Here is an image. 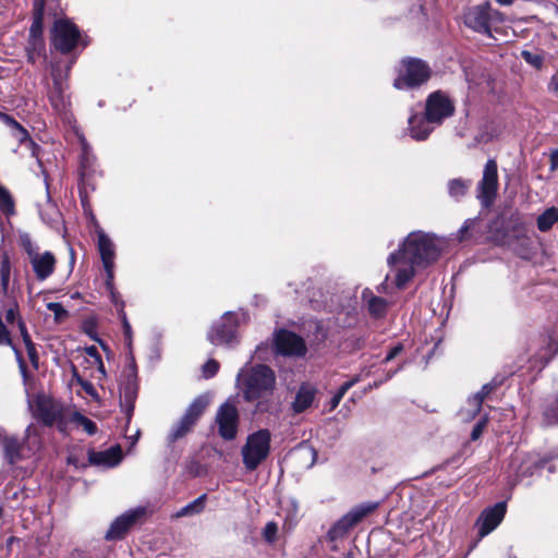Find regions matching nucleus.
Wrapping results in <instances>:
<instances>
[{"label":"nucleus","instance_id":"nucleus-1","mask_svg":"<svg viewBox=\"0 0 558 558\" xmlns=\"http://www.w3.org/2000/svg\"><path fill=\"white\" fill-rule=\"evenodd\" d=\"M447 244L445 238H439L434 233L411 232L400 244L398 251L391 253L387 258L397 288H404L418 270L435 263Z\"/></svg>","mask_w":558,"mask_h":558},{"label":"nucleus","instance_id":"nucleus-2","mask_svg":"<svg viewBox=\"0 0 558 558\" xmlns=\"http://www.w3.org/2000/svg\"><path fill=\"white\" fill-rule=\"evenodd\" d=\"M236 383L247 402H256V412L269 409L276 388V374L267 365H245L238 373Z\"/></svg>","mask_w":558,"mask_h":558},{"label":"nucleus","instance_id":"nucleus-3","mask_svg":"<svg viewBox=\"0 0 558 558\" xmlns=\"http://www.w3.org/2000/svg\"><path fill=\"white\" fill-rule=\"evenodd\" d=\"M51 45L61 53H69L76 47L85 48L88 41L74 23L59 19L51 29Z\"/></svg>","mask_w":558,"mask_h":558},{"label":"nucleus","instance_id":"nucleus-4","mask_svg":"<svg viewBox=\"0 0 558 558\" xmlns=\"http://www.w3.org/2000/svg\"><path fill=\"white\" fill-rule=\"evenodd\" d=\"M71 411L59 401L46 396H38L35 401L34 415L45 425H56L60 432L65 433Z\"/></svg>","mask_w":558,"mask_h":558},{"label":"nucleus","instance_id":"nucleus-5","mask_svg":"<svg viewBox=\"0 0 558 558\" xmlns=\"http://www.w3.org/2000/svg\"><path fill=\"white\" fill-rule=\"evenodd\" d=\"M271 435L268 429H259L247 436L241 454L248 471L255 470L269 454Z\"/></svg>","mask_w":558,"mask_h":558},{"label":"nucleus","instance_id":"nucleus-6","mask_svg":"<svg viewBox=\"0 0 558 558\" xmlns=\"http://www.w3.org/2000/svg\"><path fill=\"white\" fill-rule=\"evenodd\" d=\"M244 313L227 312L210 327L207 339L214 345L232 347L238 343L236 328Z\"/></svg>","mask_w":558,"mask_h":558},{"label":"nucleus","instance_id":"nucleus-7","mask_svg":"<svg viewBox=\"0 0 558 558\" xmlns=\"http://www.w3.org/2000/svg\"><path fill=\"white\" fill-rule=\"evenodd\" d=\"M20 242L27 254L28 262L36 278L40 281L49 278L56 268L57 260L54 255L49 251L40 252L32 242L31 236L26 233L20 236Z\"/></svg>","mask_w":558,"mask_h":558},{"label":"nucleus","instance_id":"nucleus-8","mask_svg":"<svg viewBox=\"0 0 558 558\" xmlns=\"http://www.w3.org/2000/svg\"><path fill=\"white\" fill-rule=\"evenodd\" d=\"M546 463L547 460L537 453L515 451L510 458L507 473L512 484H517L536 474Z\"/></svg>","mask_w":558,"mask_h":558},{"label":"nucleus","instance_id":"nucleus-9","mask_svg":"<svg viewBox=\"0 0 558 558\" xmlns=\"http://www.w3.org/2000/svg\"><path fill=\"white\" fill-rule=\"evenodd\" d=\"M429 76L430 69L425 62L408 58L402 60L393 86L398 89L416 87L427 82Z\"/></svg>","mask_w":558,"mask_h":558},{"label":"nucleus","instance_id":"nucleus-10","mask_svg":"<svg viewBox=\"0 0 558 558\" xmlns=\"http://www.w3.org/2000/svg\"><path fill=\"white\" fill-rule=\"evenodd\" d=\"M36 428L29 424L25 429L24 439L11 435L3 446V456L9 464L13 465L21 460L28 458L38 448L39 442L35 439Z\"/></svg>","mask_w":558,"mask_h":558},{"label":"nucleus","instance_id":"nucleus-11","mask_svg":"<svg viewBox=\"0 0 558 558\" xmlns=\"http://www.w3.org/2000/svg\"><path fill=\"white\" fill-rule=\"evenodd\" d=\"M137 391V371L134 359L130 357L129 365L124 369L123 379L120 384V407L126 416L128 424L134 412Z\"/></svg>","mask_w":558,"mask_h":558},{"label":"nucleus","instance_id":"nucleus-12","mask_svg":"<svg viewBox=\"0 0 558 558\" xmlns=\"http://www.w3.org/2000/svg\"><path fill=\"white\" fill-rule=\"evenodd\" d=\"M207 404L208 401L205 397L196 398L186 409L185 413L180 418V421L171 428L168 435V441L172 444L178 439L183 438L187 433H190L192 427L195 425L199 416L205 411Z\"/></svg>","mask_w":558,"mask_h":558},{"label":"nucleus","instance_id":"nucleus-13","mask_svg":"<svg viewBox=\"0 0 558 558\" xmlns=\"http://www.w3.org/2000/svg\"><path fill=\"white\" fill-rule=\"evenodd\" d=\"M454 112L452 100L441 90L432 93L425 104V114L429 123L440 125L442 121Z\"/></svg>","mask_w":558,"mask_h":558},{"label":"nucleus","instance_id":"nucleus-14","mask_svg":"<svg viewBox=\"0 0 558 558\" xmlns=\"http://www.w3.org/2000/svg\"><path fill=\"white\" fill-rule=\"evenodd\" d=\"M497 190V162L494 159H489L484 167L482 180L477 185V198L481 201V204L485 207L490 206L496 198Z\"/></svg>","mask_w":558,"mask_h":558},{"label":"nucleus","instance_id":"nucleus-15","mask_svg":"<svg viewBox=\"0 0 558 558\" xmlns=\"http://www.w3.org/2000/svg\"><path fill=\"white\" fill-rule=\"evenodd\" d=\"M219 435L226 440L235 438L239 425V412L234 403L227 401L216 413Z\"/></svg>","mask_w":558,"mask_h":558},{"label":"nucleus","instance_id":"nucleus-16","mask_svg":"<svg viewBox=\"0 0 558 558\" xmlns=\"http://www.w3.org/2000/svg\"><path fill=\"white\" fill-rule=\"evenodd\" d=\"M275 347L278 353L286 356H303L306 353L304 340L288 330H279L275 333Z\"/></svg>","mask_w":558,"mask_h":558},{"label":"nucleus","instance_id":"nucleus-17","mask_svg":"<svg viewBox=\"0 0 558 558\" xmlns=\"http://www.w3.org/2000/svg\"><path fill=\"white\" fill-rule=\"evenodd\" d=\"M98 251L106 272V287L112 289V280L114 279V258L116 246L112 240L104 232L97 231Z\"/></svg>","mask_w":558,"mask_h":558},{"label":"nucleus","instance_id":"nucleus-18","mask_svg":"<svg viewBox=\"0 0 558 558\" xmlns=\"http://www.w3.org/2000/svg\"><path fill=\"white\" fill-rule=\"evenodd\" d=\"M492 20V7L488 2L472 7L464 14L465 25L483 34L490 33Z\"/></svg>","mask_w":558,"mask_h":558},{"label":"nucleus","instance_id":"nucleus-19","mask_svg":"<svg viewBox=\"0 0 558 558\" xmlns=\"http://www.w3.org/2000/svg\"><path fill=\"white\" fill-rule=\"evenodd\" d=\"M4 315H5V320L8 324L13 325L16 323L17 329H19L22 340L25 344L27 355H28L31 362L36 366L37 360H38L37 351H36L35 344L33 343L32 338L27 331V327L20 315L17 304L14 303L12 306H10L5 311Z\"/></svg>","mask_w":558,"mask_h":558},{"label":"nucleus","instance_id":"nucleus-20","mask_svg":"<svg viewBox=\"0 0 558 558\" xmlns=\"http://www.w3.org/2000/svg\"><path fill=\"white\" fill-rule=\"evenodd\" d=\"M505 514V502H498L494 507L485 509L477 520L480 536L484 537L493 532L501 523Z\"/></svg>","mask_w":558,"mask_h":558},{"label":"nucleus","instance_id":"nucleus-21","mask_svg":"<svg viewBox=\"0 0 558 558\" xmlns=\"http://www.w3.org/2000/svg\"><path fill=\"white\" fill-rule=\"evenodd\" d=\"M144 514V509L137 508L134 510L126 511L125 513L118 517L109 530L106 533L107 539H118L121 538L131 526H133L136 521Z\"/></svg>","mask_w":558,"mask_h":558},{"label":"nucleus","instance_id":"nucleus-22","mask_svg":"<svg viewBox=\"0 0 558 558\" xmlns=\"http://www.w3.org/2000/svg\"><path fill=\"white\" fill-rule=\"evenodd\" d=\"M53 87L49 93V100L57 112L65 111L69 105V96L65 94L68 88L60 73L52 71Z\"/></svg>","mask_w":558,"mask_h":558},{"label":"nucleus","instance_id":"nucleus-23","mask_svg":"<svg viewBox=\"0 0 558 558\" xmlns=\"http://www.w3.org/2000/svg\"><path fill=\"white\" fill-rule=\"evenodd\" d=\"M434 123H429L426 119V114L418 116L412 114L409 118V132L413 140L415 141H424L435 129Z\"/></svg>","mask_w":558,"mask_h":558},{"label":"nucleus","instance_id":"nucleus-24","mask_svg":"<svg viewBox=\"0 0 558 558\" xmlns=\"http://www.w3.org/2000/svg\"><path fill=\"white\" fill-rule=\"evenodd\" d=\"M317 389L308 383H304L296 391L295 398L292 402V410L294 413H302L307 410L316 396Z\"/></svg>","mask_w":558,"mask_h":558},{"label":"nucleus","instance_id":"nucleus-25","mask_svg":"<svg viewBox=\"0 0 558 558\" xmlns=\"http://www.w3.org/2000/svg\"><path fill=\"white\" fill-rule=\"evenodd\" d=\"M362 301L373 317L380 318L386 315L388 302L384 298L376 295L371 289L366 288L363 290Z\"/></svg>","mask_w":558,"mask_h":558},{"label":"nucleus","instance_id":"nucleus-26","mask_svg":"<svg viewBox=\"0 0 558 558\" xmlns=\"http://www.w3.org/2000/svg\"><path fill=\"white\" fill-rule=\"evenodd\" d=\"M122 459L121 449L119 447H112L105 451L89 453V462L95 465L112 468L120 463Z\"/></svg>","mask_w":558,"mask_h":558},{"label":"nucleus","instance_id":"nucleus-27","mask_svg":"<svg viewBox=\"0 0 558 558\" xmlns=\"http://www.w3.org/2000/svg\"><path fill=\"white\" fill-rule=\"evenodd\" d=\"M379 506L378 502L367 501L352 508L348 513L343 515L345 522L350 523L351 527L356 525L361 520H363L366 515L372 513Z\"/></svg>","mask_w":558,"mask_h":558},{"label":"nucleus","instance_id":"nucleus-28","mask_svg":"<svg viewBox=\"0 0 558 558\" xmlns=\"http://www.w3.org/2000/svg\"><path fill=\"white\" fill-rule=\"evenodd\" d=\"M556 222H558V209L550 207L538 216L537 228L539 231L546 232L550 230Z\"/></svg>","mask_w":558,"mask_h":558},{"label":"nucleus","instance_id":"nucleus-29","mask_svg":"<svg viewBox=\"0 0 558 558\" xmlns=\"http://www.w3.org/2000/svg\"><path fill=\"white\" fill-rule=\"evenodd\" d=\"M27 59L35 63L38 57L45 56V41L43 37H29L27 47Z\"/></svg>","mask_w":558,"mask_h":558},{"label":"nucleus","instance_id":"nucleus-30","mask_svg":"<svg viewBox=\"0 0 558 558\" xmlns=\"http://www.w3.org/2000/svg\"><path fill=\"white\" fill-rule=\"evenodd\" d=\"M69 423H73L76 426L82 427L88 435H94L97 432L96 424L77 411H71L69 416Z\"/></svg>","mask_w":558,"mask_h":558},{"label":"nucleus","instance_id":"nucleus-31","mask_svg":"<svg viewBox=\"0 0 558 558\" xmlns=\"http://www.w3.org/2000/svg\"><path fill=\"white\" fill-rule=\"evenodd\" d=\"M205 499H206V495H202V496L197 497L192 502L182 507L175 513V517L181 518V517H189V515H195V514L201 513L205 507Z\"/></svg>","mask_w":558,"mask_h":558},{"label":"nucleus","instance_id":"nucleus-32","mask_svg":"<svg viewBox=\"0 0 558 558\" xmlns=\"http://www.w3.org/2000/svg\"><path fill=\"white\" fill-rule=\"evenodd\" d=\"M470 186V180L453 179L448 182V192L451 197L459 199L466 194Z\"/></svg>","mask_w":558,"mask_h":558},{"label":"nucleus","instance_id":"nucleus-33","mask_svg":"<svg viewBox=\"0 0 558 558\" xmlns=\"http://www.w3.org/2000/svg\"><path fill=\"white\" fill-rule=\"evenodd\" d=\"M482 404L480 398L470 397L464 408L460 411L462 421L469 422L473 420L481 411Z\"/></svg>","mask_w":558,"mask_h":558},{"label":"nucleus","instance_id":"nucleus-34","mask_svg":"<svg viewBox=\"0 0 558 558\" xmlns=\"http://www.w3.org/2000/svg\"><path fill=\"white\" fill-rule=\"evenodd\" d=\"M11 276V264L10 258L7 253L1 254V267H0V277H1V288L4 293L9 290Z\"/></svg>","mask_w":558,"mask_h":558},{"label":"nucleus","instance_id":"nucleus-35","mask_svg":"<svg viewBox=\"0 0 558 558\" xmlns=\"http://www.w3.org/2000/svg\"><path fill=\"white\" fill-rule=\"evenodd\" d=\"M0 213L9 216L14 213V202L10 192L0 184Z\"/></svg>","mask_w":558,"mask_h":558},{"label":"nucleus","instance_id":"nucleus-36","mask_svg":"<svg viewBox=\"0 0 558 558\" xmlns=\"http://www.w3.org/2000/svg\"><path fill=\"white\" fill-rule=\"evenodd\" d=\"M0 121L16 131V137L22 142L28 137L27 131L12 117L0 111Z\"/></svg>","mask_w":558,"mask_h":558},{"label":"nucleus","instance_id":"nucleus-37","mask_svg":"<svg viewBox=\"0 0 558 558\" xmlns=\"http://www.w3.org/2000/svg\"><path fill=\"white\" fill-rule=\"evenodd\" d=\"M351 529L352 527L350 523L345 522V520L342 517L331 526V529L328 532V537L330 538V541L339 539L343 537Z\"/></svg>","mask_w":558,"mask_h":558},{"label":"nucleus","instance_id":"nucleus-38","mask_svg":"<svg viewBox=\"0 0 558 558\" xmlns=\"http://www.w3.org/2000/svg\"><path fill=\"white\" fill-rule=\"evenodd\" d=\"M85 353L88 357L87 362L97 367V371L105 376V366L101 361V356L95 347H88L85 349Z\"/></svg>","mask_w":558,"mask_h":558},{"label":"nucleus","instance_id":"nucleus-39","mask_svg":"<svg viewBox=\"0 0 558 558\" xmlns=\"http://www.w3.org/2000/svg\"><path fill=\"white\" fill-rule=\"evenodd\" d=\"M43 3L35 14L33 23L29 28V37H43Z\"/></svg>","mask_w":558,"mask_h":558},{"label":"nucleus","instance_id":"nucleus-40","mask_svg":"<svg viewBox=\"0 0 558 558\" xmlns=\"http://www.w3.org/2000/svg\"><path fill=\"white\" fill-rule=\"evenodd\" d=\"M278 524L274 521L268 522L263 529L262 535L265 542L274 544L277 541Z\"/></svg>","mask_w":558,"mask_h":558},{"label":"nucleus","instance_id":"nucleus-41","mask_svg":"<svg viewBox=\"0 0 558 558\" xmlns=\"http://www.w3.org/2000/svg\"><path fill=\"white\" fill-rule=\"evenodd\" d=\"M522 58L532 66L538 69L543 63V58L538 53L523 50L521 52Z\"/></svg>","mask_w":558,"mask_h":558},{"label":"nucleus","instance_id":"nucleus-42","mask_svg":"<svg viewBox=\"0 0 558 558\" xmlns=\"http://www.w3.org/2000/svg\"><path fill=\"white\" fill-rule=\"evenodd\" d=\"M219 369V363L215 360L207 361L203 366L204 377L210 378L217 374Z\"/></svg>","mask_w":558,"mask_h":558},{"label":"nucleus","instance_id":"nucleus-43","mask_svg":"<svg viewBox=\"0 0 558 558\" xmlns=\"http://www.w3.org/2000/svg\"><path fill=\"white\" fill-rule=\"evenodd\" d=\"M487 424V418L484 417L480 422L476 423V425L473 427L471 433V439L476 440L481 437L485 426Z\"/></svg>","mask_w":558,"mask_h":558},{"label":"nucleus","instance_id":"nucleus-44","mask_svg":"<svg viewBox=\"0 0 558 558\" xmlns=\"http://www.w3.org/2000/svg\"><path fill=\"white\" fill-rule=\"evenodd\" d=\"M120 318H121V322H122V325H123L124 336H125V338L129 341V345H131L132 329H131V325H130V323H129V320L126 318V314L122 310L120 312Z\"/></svg>","mask_w":558,"mask_h":558},{"label":"nucleus","instance_id":"nucleus-45","mask_svg":"<svg viewBox=\"0 0 558 558\" xmlns=\"http://www.w3.org/2000/svg\"><path fill=\"white\" fill-rule=\"evenodd\" d=\"M494 390V385L488 383L485 384L480 391H477L472 398H480L481 404H483L485 398Z\"/></svg>","mask_w":558,"mask_h":558},{"label":"nucleus","instance_id":"nucleus-46","mask_svg":"<svg viewBox=\"0 0 558 558\" xmlns=\"http://www.w3.org/2000/svg\"><path fill=\"white\" fill-rule=\"evenodd\" d=\"M474 220L468 219L464 221L463 226L458 231V240L463 241L466 238V233L470 228L473 226Z\"/></svg>","mask_w":558,"mask_h":558},{"label":"nucleus","instance_id":"nucleus-47","mask_svg":"<svg viewBox=\"0 0 558 558\" xmlns=\"http://www.w3.org/2000/svg\"><path fill=\"white\" fill-rule=\"evenodd\" d=\"M82 389L84 390V392L89 396L93 400L95 401H98L99 400V396H98V392L96 390V388L94 387V385L89 381H87V384H84V386L82 387Z\"/></svg>","mask_w":558,"mask_h":558},{"label":"nucleus","instance_id":"nucleus-48","mask_svg":"<svg viewBox=\"0 0 558 558\" xmlns=\"http://www.w3.org/2000/svg\"><path fill=\"white\" fill-rule=\"evenodd\" d=\"M47 307L54 313L56 317L59 318L63 315H65V310L60 303L51 302L48 303Z\"/></svg>","mask_w":558,"mask_h":558},{"label":"nucleus","instance_id":"nucleus-49","mask_svg":"<svg viewBox=\"0 0 558 558\" xmlns=\"http://www.w3.org/2000/svg\"><path fill=\"white\" fill-rule=\"evenodd\" d=\"M403 350V345L402 344H397L395 345L393 348H391V350L388 352V354L386 355L384 362L387 363L391 360H393L398 354L401 353V351Z\"/></svg>","mask_w":558,"mask_h":558},{"label":"nucleus","instance_id":"nucleus-50","mask_svg":"<svg viewBox=\"0 0 558 558\" xmlns=\"http://www.w3.org/2000/svg\"><path fill=\"white\" fill-rule=\"evenodd\" d=\"M107 289H108V290H109V292H110V295H111V300H112V302H113L116 305H119V306H120V311H121V310L123 311V306H124V304H123V302H122V301H120V300H119V295H118V293H117V292H116V290H114V286L112 284V289H109L108 287H107Z\"/></svg>","mask_w":558,"mask_h":558},{"label":"nucleus","instance_id":"nucleus-51","mask_svg":"<svg viewBox=\"0 0 558 558\" xmlns=\"http://www.w3.org/2000/svg\"><path fill=\"white\" fill-rule=\"evenodd\" d=\"M548 89L558 95V72H556L549 82Z\"/></svg>","mask_w":558,"mask_h":558},{"label":"nucleus","instance_id":"nucleus-52","mask_svg":"<svg viewBox=\"0 0 558 558\" xmlns=\"http://www.w3.org/2000/svg\"><path fill=\"white\" fill-rule=\"evenodd\" d=\"M558 169V149H555L550 154V170L555 171Z\"/></svg>","mask_w":558,"mask_h":558},{"label":"nucleus","instance_id":"nucleus-53","mask_svg":"<svg viewBox=\"0 0 558 558\" xmlns=\"http://www.w3.org/2000/svg\"><path fill=\"white\" fill-rule=\"evenodd\" d=\"M361 379H362L361 375H356V376H354L352 379H350V380H348V381L343 383V384L341 385V387H344V389L349 390V389H351L355 384H357L359 381H361Z\"/></svg>","mask_w":558,"mask_h":558},{"label":"nucleus","instance_id":"nucleus-54","mask_svg":"<svg viewBox=\"0 0 558 558\" xmlns=\"http://www.w3.org/2000/svg\"><path fill=\"white\" fill-rule=\"evenodd\" d=\"M82 376L78 374L75 366H72V378H71V385L78 384L80 380H82Z\"/></svg>","mask_w":558,"mask_h":558},{"label":"nucleus","instance_id":"nucleus-55","mask_svg":"<svg viewBox=\"0 0 558 558\" xmlns=\"http://www.w3.org/2000/svg\"><path fill=\"white\" fill-rule=\"evenodd\" d=\"M341 400L342 398L336 393L330 400V410L336 409Z\"/></svg>","mask_w":558,"mask_h":558},{"label":"nucleus","instance_id":"nucleus-56","mask_svg":"<svg viewBox=\"0 0 558 558\" xmlns=\"http://www.w3.org/2000/svg\"><path fill=\"white\" fill-rule=\"evenodd\" d=\"M492 15H493L492 22H502L504 21L502 14L497 10L492 9Z\"/></svg>","mask_w":558,"mask_h":558},{"label":"nucleus","instance_id":"nucleus-57","mask_svg":"<svg viewBox=\"0 0 558 558\" xmlns=\"http://www.w3.org/2000/svg\"><path fill=\"white\" fill-rule=\"evenodd\" d=\"M9 436L10 435L7 434L5 429L0 426V447L3 448L4 442Z\"/></svg>","mask_w":558,"mask_h":558},{"label":"nucleus","instance_id":"nucleus-58","mask_svg":"<svg viewBox=\"0 0 558 558\" xmlns=\"http://www.w3.org/2000/svg\"><path fill=\"white\" fill-rule=\"evenodd\" d=\"M386 288H387V283H386V281H384L383 283H380V284L377 287V291H378L379 293H384V292H386Z\"/></svg>","mask_w":558,"mask_h":558},{"label":"nucleus","instance_id":"nucleus-59","mask_svg":"<svg viewBox=\"0 0 558 558\" xmlns=\"http://www.w3.org/2000/svg\"><path fill=\"white\" fill-rule=\"evenodd\" d=\"M384 381H386V380H385V379H383V380H379V381H374L372 385H369V386H368V388H367L366 390H371V389H373V388H377V387H379V385H380L381 383H384Z\"/></svg>","mask_w":558,"mask_h":558},{"label":"nucleus","instance_id":"nucleus-60","mask_svg":"<svg viewBox=\"0 0 558 558\" xmlns=\"http://www.w3.org/2000/svg\"><path fill=\"white\" fill-rule=\"evenodd\" d=\"M500 5H511L513 0H496Z\"/></svg>","mask_w":558,"mask_h":558},{"label":"nucleus","instance_id":"nucleus-61","mask_svg":"<svg viewBox=\"0 0 558 558\" xmlns=\"http://www.w3.org/2000/svg\"><path fill=\"white\" fill-rule=\"evenodd\" d=\"M347 391H348V390H347V389H344V387H341V386H340V388H339V389H338V391H337V395H338V396H340L341 398H343V397H344V395L347 393Z\"/></svg>","mask_w":558,"mask_h":558},{"label":"nucleus","instance_id":"nucleus-62","mask_svg":"<svg viewBox=\"0 0 558 558\" xmlns=\"http://www.w3.org/2000/svg\"><path fill=\"white\" fill-rule=\"evenodd\" d=\"M294 525V522L292 521V519H287L286 522H284V527L288 526L289 530H291Z\"/></svg>","mask_w":558,"mask_h":558},{"label":"nucleus","instance_id":"nucleus-63","mask_svg":"<svg viewBox=\"0 0 558 558\" xmlns=\"http://www.w3.org/2000/svg\"><path fill=\"white\" fill-rule=\"evenodd\" d=\"M87 148H88L87 143L84 140H82V149H83L84 154H87Z\"/></svg>","mask_w":558,"mask_h":558},{"label":"nucleus","instance_id":"nucleus-64","mask_svg":"<svg viewBox=\"0 0 558 558\" xmlns=\"http://www.w3.org/2000/svg\"><path fill=\"white\" fill-rule=\"evenodd\" d=\"M397 372H399V368H396V371L392 373H388L387 376L385 377V380L390 379Z\"/></svg>","mask_w":558,"mask_h":558}]
</instances>
